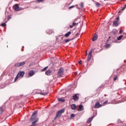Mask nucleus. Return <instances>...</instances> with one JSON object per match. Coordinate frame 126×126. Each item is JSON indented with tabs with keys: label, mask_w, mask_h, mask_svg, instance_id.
Wrapping results in <instances>:
<instances>
[{
	"label": "nucleus",
	"mask_w": 126,
	"mask_h": 126,
	"mask_svg": "<svg viewBox=\"0 0 126 126\" xmlns=\"http://www.w3.org/2000/svg\"><path fill=\"white\" fill-rule=\"evenodd\" d=\"M24 74H25V72L24 71H19L15 78V81H16L19 77H23V76H24Z\"/></svg>",
	"instance_id": "1"
},
{
	"label": "nucleus",
	"mask_w": 126,
	"mask_h": 126,
	"mask_svg": "<svg viewBox=\"0 0 126 126\" xmlns=\"http://www.w3.org/2000/svg\"><path fill=\"white\" fill-rule=\"evenodd\" d=\"M37 114H38V111H35L33 113L32 116H31L30 121L31 122H34L36 118H37Z\"/></svg>",
	"instance_id": "2"
},
{
	"label": "nucleus",
	"mask_w": 126,
	"mask_h": 126,
	"mask_svg": "<svg viewBox=\"0 0 126 126\" xmlns=\"http://www.w3.org/2000/svg\"><path fill=\"white\" fill-rule=\"evenodd\" d=\"M13 9L15 11H19V10H22V8L20 7L18 4H15L13 7Z\"/></svg>",
	"instance_id": "3"
},
{
	"label": "nucleus",
	"mask_w": 126,
	"mask_h": 126,
	"mask_svg": "<svg viewBox=\"0 0 126 126\" xmlns=\"http://www.w3.org/2000/svg\"><path fill=\"white\" fill-rule=\"evenodd\" d=\"M58 75L59 77H61V76H63V68H61L58 71Z\"/></svg>",
	"instance_id": "4"
},
{
	"label": "nucleus",
	"mask_w": 126,
	"mask_h": 126,
	"mask_svg": "<svg viewBox=\"0 0 126 126\" xmlns=\"http://www.w3.org/2000/svg\"><path fill=\"white\" fill-rule=\"evenodd\" d=\"M64 110L62 109L61 110H59L58 111L57 114H56V118H59V117H61L63 113H64Z\"/></svg>",
	"instance_id": "5"
},
{
	"label": "nucleus",
	"mask_w": 126,
	"mask_h": 126,
	"mask_svg": "<svg viewBox=\"0 0 126 126\" xmlns=\"http://www.w3.org/2000/svg\"><path fill=\"white\" fill-rule=\"evenodd\" d=\"M116 21H115L113 22V25L114 26H119V20H120V17H118L117 18H116Z\"/></svg>",
	"instance_id": "6"
},
{
	"label": "nucleus",
	"mask_w": 126,
	"mask_h": 126,
	"mask_svg": "<svg viewBox=\"0 0 126 126\" xmlns=\"http://www.w3.org/2000/svg\"><path fill=\"white\" fill-rule=\"evenodd\" d=\"M93 51H94V49H92L89 53L88 61H90V60H91V58H92V53H93Z\"/></svg>",
	"instance_id": "7"
},
{
	"label": "nucleus",
	"mask_w": 126,
	"mask_h": 126,
	"mask_svg": "<svg viewBox=\"0 0 126 126\" xmlns=\"http://www.w3.org/2000/svg\"><path fill=\"white\" fill-rule=\"evenodd\" d=\"M38 121H39V119L38 118L36 119L32 123V125L31 126H37V123H38Z\"/></svg>",
	"instance_id": "8"
},
{
	"label": "nucleus",
	"mask_w": 126,
	"mask_h": 126,
	"mask_svg": "<svg viewBox=\"0 0 126 126\" xmlns=\"http://www.w3.org/2000/svg\"><path fill=\"white\" fill-rule=\"evenodd\" d=\"M73 99L74 101H77L78 100V96H77V94H75L73 95Z\"/></svg>",
	"instance_id": "9"
},
{
	"label": "nucleus",
	"mask_w": 126,
	"mask_h": 126,
	"mask_svg": "<svg viewBox=\"0 0 126 126\" xmlns=\"http://www.w3.org/2000/svg\"><path fill=\"white\" fill-rule=\"evenodd\" d=\"M102 107V105L100 104L99 102L96 103L94 105V108H100Z\"/></svg>",
	"instance_id": "10"
},
{
	"label": "nucleus",
	"mask_w": 126,
	"mask_h": 126,
	"mask_svg": "<svg viewBox=\"0 0 126 126\" xmlns=\"http://www.w3.org/2000/svg\"><path fill=\"white\" fill-rule=\"evenodd\" d=\"M52 73V71L51 70H48L45 72L46 75H51Z\"/></svg>",
	"instance_id": "11"
},
{
	"label": "nucleus",
	"mask_w": 126,
	"mask_h": 126,
	"mask_svg": "<svg viewBox=\"0 0 126 126\" xmlns=\"http://www.w3.org/2000/svg\"><path fill=\"white\" fill-rule=\"evenodd\" d=\"M34 73H35V72L34 71H30V72H29V75H30V76H33Z\"/></svg>",
	"instance_id": "12"
},
{
	"label": "nucleus",
	"mask_w": 126,
	"mask_h": 126,
	"mask_svg": "<svg viewBox=\"0 0 126 126\" xmlns=\"http://www.w3.org/2000/svg\"><path fill=\"white\" fill-rule=\"evenodd\" d=\"M83 110H84V108H83V105H80L78 111H83Z\"/></svg>",
	"instance_id": "13"
},
{
	"label": "nucleus",
	"mask_w": 126,
	"mask_h": 126,
	"mask_svg": "<svg viewBox=\"0 0 126 126\" xmlns=\"http://www.w3.org/2000/svg\"><path fill=\"white\" fill-rule=\"evenodd\" d=\"M71 108L72 110H75L76 109V105H75V104H72L71 106Z\"/></svg>",
	"instance_id": "14"
},
{
	"label": "nucleus",
	"mask_w": 126,
	"mask_h": 126,
	"mask_svg": "<svg viewBox=\"0 0 126 126\" xmlns=\"http://www.w3.org/2000/svg\"><path fill=\"white\" fill-rule=\"evenodd\" d=\"M92 120H93V117H92V118H89V119L87 120V123H88V124H90V123H91V122H92Z\"/></svg>",
	"instance_id": "15"
},
{
	"label": "nucleus",
	"mask_w": 126,
	"mask_h": 126,
	"mask_svg": "<svg viewBox=\"0 0 126 126\" xmlns=\"http://www.w3.org/2000/svg\"><path fill=\"white\" fill-rule=\"evenodd\" d=\"M70 34H71V32H67L65 34V37H68V36H69V35H70Z\"/></svg>",
	"instance_id": "16"
},
{
	"label": "nucleus",
	"mask_w": 126,
	"mask_h": 126,
	"mask_svg": "<svg viewBox=\"0 0 126 126\" xmlns=\"http://www.w3.org/2000/svg\"><path fill=\"white\" fill-rule=\"evenodd\" d=\"M98 38V35L94 36L93 38V41H96Z\"/></svg>",
	"instance_id": "17"
},
{
	"label": "nucleus",
	"mask_w": 126,
	"mask_h": 126,
	"mask_svg": "<svg viewBox=\"0 0 126 126\" xmlns=\"http://www.w3.org/2000/svg\"><path fill=\"white\" fill-rule=\"evenodd\" d=\"M25 63H26L25 62L20 63V66H23V65H24V64H25Z\"/></svg>",
	"instance_id": "18"
},
{
	"label": "nucleus",
	"mask_w": 126,
	"mask_h": 126,
	"mask_svg": "<svg viewBox=\"0 0 126 126\" xmlns=\"http://www.w3.org/2000/svg\"><path fill=\"white\" fill-rule=\"evenodd\" d=\"M58 101L59 102H64V99L63 98H59L58 99Z\"/></svg>",
	"instance_id": "19"
},
{
	"label": "nucleus",
	"mask_w": 126,
	"mask_h": 126,
	"mask_svg": "<svg viewBox=\"0 0 126 126\" xmlns=\"http://www.w3.org/2000/svg\"><path fill=\"white\" fill-rule=\"evenodd\" d=\"M15 65V66H17V67H19V66H20V63H16Z\"/></svg>",
	"instance_id": "20"
},
{
	"label": "nucleus",
	"mask_w": 126,
	"mask_h": 126,
	"mask_svg": "<svg viewBox=\"0 0 126 126\" xmlns=\"http://www.w3.org/2000/svg\"><path fill=\"white\" fill-rule=\"evenodd\" d=\"M123 37H124V35L119 36V37L117 38V40H121V39H122V38H123Z\"/></svg>",
	"instance_id": "21"
},
{
	"label": "nucleus",
	"mask_w": 126,
	"mask_h": 126,
	"mask_svg": "<svg viewBox=\"0 0 126 126\" xmlns=\"http://www.w3.org/2000/svg\"><path fill=\"white\" fill-rule=\"evenodd\" d=\"M47 69H48V66H46V67H44V68L42 70V71H46V70H47Z\"/></svg>",
	"instance_id": "22"
},
{
	"label": "nucleus",
	"mask_w": 126,
	"mask_h": 126,
	"mask_svg": "<svg viewBox=\"0 0 126 126\" xmlns=\"http://www.w3.org/2000/svg\"><path fill=\"white\" fill-rule=\"evenodd\" d=\"M95 5H96V6H97V7H99V6H100V3H99L98 2H95Z\"/></svg>",
	"instance_id": "23"
},
{
	"label": "nucleus",
	"mask_w": 126,
	"mask_h": 126,
	"mask_svg": "<svg viewBox=\"0 0 126 126\" xmlns=\"http://www.w3.org/2000/svg\"><path fill=\"white\" fill-rule=\"evenodd\" d=\"M44 0H37V2L40 3V2H43V1H44Z\"/></svg>",
	"instance_id": "24"
},
{
	"label": "nucleus",
	"mask_w": 126,
	"mask_h": 126,
	"mask_svg": "<svg viewBox=\"0 0 126 126\" xmlns=\"http://www.w3.org/2000/svg\"><path fill=\"white\" fill-rule=\"evenodd\" d=\"M2 111H3V109L2 108H0V115L2 114Z\"/></svg>",
	"instance_id": "25"
},
{
	"label": "nucleus",
	"mask_w": 126,
	"mask_h": 126,
	"mask_svg": "<svg viewBox=\"0 0 126 126\" xmlns=\"http://www.w3.org/2000/svg\"><path fill=\"white\" fill-rule=\"evenodd\" d=\"M1 26H2V27H5V26H6V24H5V23H3Z\"/></svg>",
	"instance_id": "26"
},
{
	"label": "nucleus",
	"mask_w": 126,
	"mask_h": 126,
	"mask_svg": "<svg viewBox=\"0 0 126 126\" xmlns=\"http://www.w3.org/2000/svg\"><path fill=\"white\" fill-rule=\"evenodd\" d=\"M40 95H47V93H40Z\"/></svg>",
	"instance_id": "27"
},
{
	"label": "nucleus",
	"mask_w": 126,
	"mask_h": 126,
	"mask_svg": "<svg viewBox=\"0 0 126 126\" xmlns=\"http://www.w3.org/2000/svg\"><path fill=\"white\" fill-rule=\"evenodd\" d=\"M110 46H111L110 45V44H107L106 45V48H110Z\"/></svg>",
	"instance_id": "28"
},
{
	"label": "nucleus",
	"mask_w": 126,
	"mask_h": 126,
	"mask_svg": "<svg viewBox=\"0 0 126 126\" xmlns=\"http://www.w3.org/2000/svg\"><path fill=\"white\" fill-rule=\"evenodd\" d=\"M70 41V39H66V40H65V42L68 43V42H69Z\"/></svg>",
	"instance_id": "29"
},
{
	"label": "nucleus",
	"mask_w": 126,
	"mask_h": 126,
	"mask_svg": "<svg viewBox=\"0 0 126 126\" xmlns=\"http://www.w3.org/2000/svg\"><path fill=\"white\" fill-rule=\"evenodd\" d=\"M70 117L71 118H74L75 117V115L74 114H71Z\"/></svg>",
	"instance_id": "30"
},
{
	"label": "nucleus",
	"mask_w": 126,
	"mask_h": 126,
	"mask_svg": "<svg viewBox=\"0 0 126 126\" xmlns=\"http://www.w3.org/2000/svg\"><path fill=\"white\" fill-rule=\"evenodd\" d=\"M78 23H73V26H75V25H77Z\"/></svg>",
	"instance_id": "31"
},
{
	"label": "nucleus",
	"mask_w": 126,
	"mask_h": 126,
	"mask_svg": "<svg viewBox=\"0 0 126 126\" xmlns=\"http://www.w3.org/2000/svg\"><path fill=\"white\" fill-rule=\"evenodd\" d=\"M123 31L122 30H121L119 32V33H120V34H122V33H123Z\"/></svg>",
	"instance_id": "32"
},
{
	"label": "nucleus",
	"mask_w": 126,
	"mask_h": 126,
	"mask_svg": "<svg viewBox=\"0 0 126 126\" xmlns=\"http://www.w3.org/2000/svg\"><path fill=\"white\" fill-rule=\"evenodd\" d=\"M117 76H116V77H114V81H116V80H117Z\"/></svg>",
	"instance_id": "33"
},
{
	"label": "nucleus",
	"mask_w": 126,
	"mask_h": 126,
	"mask_svg": "<svg viewBox=\"0 0 126 126\" xmlns=\"http://www.w3.org/2000/svg\"><path fill=\"white\" fill-rule=\"evenodd\" d=\"M81 7H83V3H81L80 4Z\"/></svg>",
	"instance_id": "34"
},
{
	"label": "nucleus",
	"mask_w": 126,
	"mask_h": 126,
	"mask_svg": "<svg viewBox=\"0 0 126 126\" xmlns=\"http://www.w3.org/2000/svg\"><path fill=\"white\" fill-rule=\"evenodd\" d=\"M74 6H70L69 7V9H70V8H72V7H74Z\"/></svg>",
	"instance_id": "35"
},
{
	"label": "nucleus",
	"mask_w": 126,
	"mask_h": 126,
	"mask_svg": "<svg viewBox=\"0 0 126 126\" xmlns=\"http://www.w3.org/2000/svg\"><path fill=\"white\" fill-rule=\"evenodd\" d=\"M81 62H82V61H79V62H78V63H79V64H82Z\"/></svg>",
	"instance_id": "36"
},
{
	"label": "nucleus",
	"mask_w": 126,
	"mask_h": 126,
	"mask_svg": "<svg viewBox=\"0 0 126 126\" xmlns=\"http://www.w3.org/2000/svg\"><path fill=\"white\" fill-rule=\"evenodd\" d=\"M73 25L70 26V28H73Z\"/></svg>",
	"instance_id": "37"
},
{
	"label": "nucleus",
	"mask_w": 126,
	"mask_h": 126,
	"mask_svg": "<svg viewBox=\"0 0 126 126\" xmlns=\"http://www.w3.org/2000/svg\"><path fill=\"white\" fill-rule=\"evenodd\" d=\"M125 9H126V8H125V7H124L123 8H122V10H125Z\"/></svg>",
	"instance_id": "38"
},
{
	"label": "nucleus",
	"mask_w": 126,
	"mask_h": 126,
	"mask_svg": "<svg viewBox=\"0 0 126 126\" xmlns=\"http://www.w3.org/2000/svg\"><path fill=\"white\" fill-rule=\"evenodd\" d=\"M79 35V33H77L76 34V36H78Z\"/></svg>",
	"instance_id": "39"
},
{
	"label": "nucleus",
	"mask_w": 126,
	"mask_h": 126,
	"mask_svg": "<svg viewBox=\"0 0 126 126\" xmlns=\"http://www.w3.org/2000/svg\"><path fill=\"white\" fill-rule=\"evenodd\" d=\"M107 101H105L104 102H103V104H106V103H107Z\"/></svg>",
	"instance_id": "40"
},
{
	"label": "nucleus",
	"mask_w": 126,
	"mask_h": 126,
	"mask_svg": "<svg viewBox=\"0 0 126 126\" xmlns=\"http://www.w3.org/2000/svg\"><path fill=\"white\" fill-rule=\"evenodd\" d=\"M113 34H114V35H115V34H116V32H113Z\"/></svg>",
	"instance_id": "41"
},
{
	"label": "nucleus",
	"mask_w": 126,
	"mask_h": 126,
	"mask_svg": "<svg viewBox=\"0 0 126 126\" xmlns=\"http://www.w3.org/2000/svg\"><path fill=\"white\" fill-rule=\"evenodd\" d=\"M119 12H121V11H120Z\"/></svg>",
	"instance_id": "42"
}]
</instances>
